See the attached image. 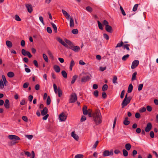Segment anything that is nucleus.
<instances>
[{
	"label": "nucleus",
	"instance_id": "25",
	"mask_svg": "<svg viewBox=\"0 0 158 158\" xmlns=\"http://www.w3.org/2000/svg\"><path fill=\"white\" fill-rule=\"evenodd\" d=\"M64 41L65 43L69 45V46H71L73 44L69 40L67 39H64Z\"/></svg>",
	"mask_w": 158,
	"mask_h": 158
},
{
	"label": "nucleus",
	"instance_id": "44",
	"mask_svg": "<svg viewBox=\"0 0 158 158\" xmlns=\"http://www.w3.org/2000/svg\"><path fill=\"white\" fill-rule=\"evenodd\" d=\"M86 9L87 11L89 12H91L93 11L92 8L89 6L86 7Z\"/></svg>",
	"mask_w": 158,
	"mask_h": 158
},
{
	"label": "nucleus",
	"instance_id": "7",
	"mask_svg": "<svg viewBox=\"0 0 158 158\" xmlns=\"http://www.w3.org/2000/svg\"><path fill=\"white\" fill-rule=\"evenodd\" d=\"M21 52L23 56H27L29 58H31L32 56V55L29 52L26 51L24 49H23L22 50Z\"/></svg>",
	"mask_w": 158,
	"mask_h": 158
},
{
	"label": "nucleus",
	"instance_id": "58",
	"mask_svg": "<svg viewBox=\"0 0 158 158\" xmlns=\"http://www.w3.org/2000/svg\"><path fill=\"white\" fill-rule=\"evenodd\" d=\"M146 110V108L144 107H143L142 108L140 109L139 110V111L140 112L143 113V112H144Z\"/></svg>",
	"mask_w": 158,
	"mask_h": 158
},
{
	"label": "nucleus",
	"instance_id": "9",
	"mask_svg": "<svg viewBox=\"0 0 158 158\" xmlns=\"http://www.w3.org/2000/svg\"><path fill=\"white\" fill-rule=\"evenodd\" d=\"M56 40L64 46L66 48H68V45L60 37H58L57 38Z\"/></svg>",
	"mask_w": 158,
	"mask_h": 158
},
{
	"label": "nucleus",
	"instance_id": "23",
	"mask_svg": "<svg viewBox=\"0 0 158 158\" xmlns=\"http://www.w3.org/2000/svg\"><path fill=\"white\" fill-rule=\"evenodd\" d=\"M51 24L52 25V27L55 32L56 33L57 32V28L56 26V25L55 24L53 23H51Z\"/></svg>",
	"mask_w": 158,
	"mask_h": 158
},
{
	"label": "nucleus",
	"instance_id": "13",
	"mask_svg": "<svg viewBox=\"0 0 158 158\" xmlns=\"http://www.w3.org/2000/svg\"><path fill=\"white\" fill-rule=\"evenodd\" d=\"M152 126L151 123H148L147 124V126L145 128V131L146 132H149L152 128Z\"/></svg>",
	"mask_w": 158,
	"mask_h": 158
},
{
	"label": "nucleus",
	"instance_id": "10",
	"mask_svg": "<svg viewBox=\"0 0 158 158\" xmlns=\"http://www.w3.org/2000/svg\"><path fill=\"white\" fill-rule=\"evenodd\" d=\"M56 40L64 46L66 48H68V45L60 37H58L57 38Z\"/></svg>",
	"mask_w": 158,
	"mask_h": 158
},
{
	"label": "nucleus",
	"instance_id": "28",
	"mask_svg": "<svg viewBox=\"0 0 158 158\" xmlns=\"http://www.w3.org/2000/svg\"><path fill=\"white\" fill-rule=\"evenodd\" d=\"M61 74L63 77L65 78H67V73L64 70H63L61 71Z\"/></svg>",
	"mask_w": 158,
	"mask_h": 158
},
{
	"label": "nucleus",
	"instance_id": "15",
	"mask_svg": "<svg viewBox=\"0 0 158 158\" xmlns=\"http://www.w3.org/2000/svg\"><path fill=\"white\" fill-rule=\"evenodd\" d=\"M106 31L110 33H111L113 32V29L109 25L105 27Z\"/></svg>",
	"mask_w": 158,
	"mask_h": 158
},
{
	"label": "nucleus",
	"instance_id": "43",
	"mask_svg": "<svg viewBox=\"0 0 158 158\" xmlns=\"http://www.w3.org/2000/svg\"><path fill=\"white\" fill-rule=\"evenodd\" d=\"M120 9L121 11V13H122V14H123V15L124 16L126 15L125 12L124 10L123 9V7H122V6H120Z\"/></svg>",
	"mask_w": 158,
	"mask_h": 158
},
{
	"label": "nucleus",
	"instance_id": "40",
	"mask_svg": "<svg viewBox=\"0 0 158 158\" xmlns=\"http://www.w3.org/2000/svg\"><path fill=\"white\" fill-rule=\"evenodd\" d=\"M15 20L17 21H21V19L20 18L19 15H16L15 16Z\"/></svg>",
	"mask_w": 158,
	"mask_h": 158
},
{
	"label": "nucleus",
	"instance_id": "26",
	"mask_svg": "<svg viewBox=\"0 0 158 158\" xmlns=\"http://www.w3.org/2000/svg\"><path fill=\"white\" fill-rule=\"evenodd\" d=\"M69 25L70 27H73L74 26V21L73 18H70Z\"/></svg>",
	"mask_w": 158,
	"mask_h": 158
},
{
	"label": "nucleus",
	"instance_id": "56",
	"mask_svg": "<svg viewBox=\"0 0 158 158\" xmlns=\"http://www.w3.org/2000/svg\"><path fill=\"white\" fill-rule=\"evenodd\" d=\"M125 91L124 90H122L121 93L120 95V98H123L124 96Z\"/></svg>",
	"mask_w": 158,
	"mask_h": 158
},
{
	"label": "nucleus",
	"instance_id": "14",
	"mask_svg": "<svg viewBox=\"0 0 158 158\" xmlns=\"http://www.w3.org/2000/svg\"><path fill=\"white\" fill-rule=\"evenodd\" d=\"M90 78L89 76H86L83 77L81 79V81L82 82H85L89 81Z\"/></svg>",
	"mask_w": 158,
	"mask_h": 158
},
{
	"label": "nucleus",
	"instance_id": "35",
	"mask_svg": "<svg viewBox=\"0 0 158 158\" xmlns=\"http://www.w3.org/2000/svg\"><path fill=\"white\" fill-rule=\"evenodd\" d=\"M97 22L99 28L101 30H102L103 29V27H102V24L99 21H98Z\"/></svg>",
	"mask_w": 158,
	"mask_h": 158
},
{
	"label": "nucleus",
	"instance_id": "37",
	"mask_svg": "<svg viewBox=\"0 0 158 158\" xmlns=\"http://www.w3.org/2000/svg\"><path fill=\"white\" fill-rule=\"evenodd\" d=\"M53 86L55 93L57 94L58 93V89L56 85L55 84H53Z\"/></svg>",
	"mask_w": 158,
	"mask_h": 158
},
{
	"label": "nucleus",
	"instance_id": "1",
	"mask_svg": "<svg viewBox=\"0 0 158 158\" xmlns=\"http://www.w3.org/2000/svg\"><path fill=\"white\" fill-rule=\"evenodd\" d=\"M92 117L96 125H98L102 122V116L100 111L97 110L92 114Z\"/></svg>",
	"mask_w": 158,
	"mask_h": 158
},
{
	"label": "nucleus",
	"instance_id": "30",
	"mask_svg": "<svg viewBox=\"0 0 158 158\" xmlns=\"http://www.w3.org/2000/svg\"><path fill=\"white\" fill-rule=\"evenodd\" d=\"M137 75L136 72H135L132 75V77L131 78V81H133L136 79V76Z\"/></svg>",
	"mask_w": 158,
	"mask_h": 158
},
{
	"label": "nucleus",
	"instance_id": "32",
	"mask_svg": "<svg viewBox=\"0 0 158 158\" xmlns=\"http://www.w3.org/2000/svg\"><path fill=\"white\" fill-rule=\"evenodd\" d=\"M129 56V54H127L124 56L122 58V60L123 61H125L127 60V59L128 58Z\"/></svg>",
	"mask_w": 158,
	"mask_h": 158
},
{
	"label": "nucleus",
	"instance_id": "29",
	"mask_svg": "<svg viewBox=\"0 0 158 158\" xmlns=\"http://www.w3.org/2000/svg\"><path fill=\"white\" fill-rule=\"evenodd\" d=\"M117 80V77L116 76H114L113 77L112 80V82L114 84H117L118 83L116 81Z\"/></svg>",
	"mask_w": 158,
	"mask_h": 158
},
{
	"label": "nucleus",
	"instance_id": "21",
	"mask_svg": "<svg viewBox=\"0 0 158 158\" xmlns=\"http://www.w3.org/2000/svg\"><path fill=\"white\" fill-rule=\"evenodd\" d=\"M133 89V86L131 84H130L128 86V90H127V92L128 93H131Z\"/></svg>",
	"mask_w": 158,
	"mask_h": 158
},
{
	"label": "nucleus",
	"instance_id": "19",
	"mask_svg": "<svg viewBox=\"0 0 158 158\" xmlns=\"http://www.w3.org/2000/svg\"><path fill=\"white\" fill-rule=\"evenodd\" d=\"M53 68L56 72L59 73L60 72V68L59 66L57 65H55L53 66Z\"/></svg>",
	"mask_w": 158,
	"mask_h": 158
},
{
	"label": "nucleus",
	"instance_id": "17",
	"mask_svg": "<svg viewBox=\"0 0 158 158\" xmlns=\"http://www.w3.org/2000/svg\"><path fill=\"white\" fill-rule=\"evenodd\" d=\"M71 135L76 140H78V136L74 133V131H73L71 133Z\"/></svg>",
	"mask_w": 158,
	"mask_h": 158
},
{
	"label": "nucleus",
	"instance_id": "11",
	"mask_svg": "<svg viewBox=\"0 0 158 158\" xmlns=\"http://www.w3.org/2000/svg\"><path fill=\"white\" fill-rule=\"evenodd\" d=\"M66 118V115L63 113H61L59 116V118L61 121H65Z\"/></svg>",
	"mask_w": 158,
	"mask_h": 158
},
{
	"label": "nucleus",
	"instance_id": "51",
	"mask_svg": "<svg viewBox=\"0 0 158 158\" xmlns=\"http://www.w3.org/2000/svg\"><path fill=\"white\" fill-rule=\"evenodd\" d=\"M47 32L50 34H51L52 32V29L50 27H47Z\"/></svg>",
	"mask_w": 158,
	"mask_h": 158
},
{
	"label": "nucleus",
	"instance_id": "54",
	"mask_svg": "<svg viewBox=\"0 0 158 158\" xmlns=\"http://www.w3.org/2000/svg\"><path fill=\"white\" fill-rule=\"evenodd\" d=\"M103 24L104 25H105L106 27L108 26L109 25L108 22L106 20H103Z\"/></svg>",
	"mask_w": 158,
	"mask_h": 158
},
{
	"label": "nucleus",
	"instance_id": "31",
	"mask_svg": "<svg viewBox=\"0 0 158 158\" xmlns=\"http://www.w3.org/2000/svg\"><path fill=\"white\" fill-rule=\"evenodd\" d=\"M62 94V90L60 88H58V96L59 97H61Z\"/></svg>",
	"mask_w": 158,
	"mask_h": 158
},
{
	"label": "nucleus",
	"instance_id": "49",
	"mask_svg": "<svg viewBox=\"0 0 158 158\" xmlns=\"http://www.w3.org/2000/svg\"><path fill=\"white\" fill-rule=\"evenodd\" d=\"M51 103V99L50 97L48 96L47 100V105H49Z\"/></svg>",
	"mask_w": 158,
	"mask_h": 158
},
{
	"label": "nucleus",
	"instance_id": "34",
	"mask_svg": "<svg viewBox=\"0 0 158 158\" xmlns=\"http://www.w3.org/2000/svg\"><path fill=\"white\" fill-rule=\"evenodd\" d=\"M130 45L129 44H125L123 45V47H124V49H126L127 50L129 51L130 50V49L129 48V47L130 46Z\"/></svg>",
	"mask_w": 158,
	"mask_h": 158
},
{
	"label": "nucleus",
	"instance_id": "55",
	"mask_svg": "<svg viewBox=\"0 0 158 158\" xmlns=\"http://www.w3.org/2000/svg\"><path fill=\"white\" fill-rule=\"evenodd\" d=\"M39 20L42 23V24L44 25L45 24L43 18L42 16H40L39 17Z\"/></svg>",
	"mask_w": 158,
	"mask_h": 158
},
{
	"label": "nucleus",
	"instance_id": "46",
	"mask_svg": "<svg viewBox=\"0 0 158 158\" xmlns=\"http://www.w3.org/2000/svg\"><path fill=\"white\" fill-rule=\"evenodd\" d=\"M48 53L49 55V56H50V57L52 58V59H53L54 58V56L52 54V52L49 50H48Z\"/></svg>",
	"mask_w": 158,
	"mask_h": 158
},
{
	"label": "nucleus",
	"instance_id": "27",
	"mask_svg": "<svg viewBox=\"0 0 158 158\" xmlns=\"http://www.w3.org/2000/svg\"><path fill=\"white\" fill-rule=\"evenodd\" d=\"M131 148V145L130 143H127L125 145V148L127 150H129Z\"/></svg>",
	"mask_w": 158,
	"mask_h": 158
},
{
	"label": "nucleus",
	"instance_id": "24",
	"mask_svg": "<svg viewBox=\"0 0 158 158\" xmlns=\"http://www.w3.org/2000/svg\"><path fill=\"white\" fill-rule=\"evenodd\" d=\"M77 76L76 75H74L73 77L71 83V84H73L75 82V81L77 78Z\"/></svg>",
	"mask_w": 158,
	"mask_h": 158
},
{
	"label": "nucleus",
	"instance_id": "53",
	"mask_svg": "<svg viewBox=\"0 0 158 158\" xmlns=\"http://www.w3.org/2000/svg\"><path fill=\"white\" fill-rule=\"evenodd\" d=\"M123 124L125 125H128L130 123V122L128 120H124L123 122Z\"/></svg>",
	"mask_w": 158,
	"mask_h": 158
},
{
	"label": "nucleus",
	"instance_id": "64",
	"mask_svg": "<svg viewBox=\"0 0 158 158\" xmlns=\"http://www.w3.org/2000/svg\"><path fill=\"white\" fill-rule=\"evenodd\" d=\"M147 110L148 111H151L152 110V108L149 106H147Z\"/></svg>",
	"mask_w": 158,
	"mask_h": 158
},
{
	"label": "nucleus",
	"instance_id": "18",
	"mask_svg": "<svg viewBox=\"0 0 158 158\" xmlns=\"http://www.w3.org/2000/svg\"><path fill=\"white\" fill-rule=\"evenodd\" d=\"M4 106L6 108L8 109L10 107V104H9V100L6 99V100L5 101V102L4 103Z\"/></svg>",
	"mask_w": 158,
	"mask_h": 158
},
{
	"label": "nucleus",
	"instance_id": "47",
	"mask_svg": "<svg viewBox=\"0 0 158 158\" xmlns=\"http://www.w3.org/2000/svg\"><path fill=\"white\" fill-rule=\"evenodd\" d=\"M83 155L82 154H77L75 156L74 158H83Z\"/></svg>",
	"mask_w": 158,
	"mask_h": 158
},
{
	"label": "nucleus",
	"instance_id": "36",
	"mask_svg": "<svg viewBox=\"0 0 158 158\" xmlns=\"http://www.w3.org/2000/svg\"><path fill=\"white\" fill-rule=\"evenodd\" d=\"M123 155L124 156H127L128 155L127 151L125 149H123Z\"/></svg>",
	"mask_w": 158,
	"mask_h": 158
},
{
	"label": "nucleus",
	"instance_id": "4",
	"mask_svg": "<svg viewBox=\"0 0 158 158\" xmlns=\"http://www.w3.org/2000/svg\"><path fill=\"white\" fill-rule=\"evenodd\" d=\"M77 100V95L75 93L72 94L70 96L69 103H72L75 102Z\"/></svg>",
	"mask_w": 158,
	"mask_h": 158
},
{
	"label": "nucleus",
	"instance_id": "12",
	"mask_svg": "<svg viewBox=\"0 0 158 158\" xmlns=\"http://www.w3.org/2000/svg\"><path fill=\"white\" fill-rule=\"evenodd\" d=\"M25 6L29 13H31L32 11V7L30 4H26Z\"/></svg>",
	"mask_w": 158,
	"mask_h": 158
},
{
	"label": "nucleus",
	"instance_id": "50",
	"mask_svg": "<svg viewBox=\"0 0 158 158\" xmlns=\"http://www.w3.org/2000/svg\"><path fill=\"white\" fill-rule=\"evenodd\" d=\"M29 85V84L27 82L24 83L23 85V88L25 89L27 88L28 86Z\"/></svg>",
	"mask_w": 158,
	"mask_h": 158
},
{
	"label": "nucleus",
	"instance_id": "8",
	"mask_svg": "<svg viewBox=\"0 0 158 158\" xmlns=\"http://www.w3.org/2000/svg\"><path fill=\"white\" fill-rule=\"evenodd\" d=\"M139 61L138 60H135L133 61L131 66V68L133 69L136 68L139 65Z\"/></svg>",
	"mask_w": 158,
	"mask_h": 158
},
{
	"label": "nucleus",
	"instance_id": "42",
	"mask_svg": "<svg viewBox=\"0 0 158 158\" xmlns=\"http://www.w3.org/2000/svg\"><path fill=\"white\" fill-rule=\"evenodd\" d=\"M4 87V83L3 81L1 80L0 81V88L2 89Z\"/></svg>",
	"mask_w": 158,
	"mask_h": 158
},
{
	"label": "nucleus",
	"instance_id": "61",
	"mask_svg": "<svg viewBox=\"0 0 158 158\" xmlns=\"http://www.w3.org/2000/svg\"><path fill=\"white\" fill-rule=\"evenodd\" d=\"M150 136L152 138H153L154 137V132L153 131H150Z\"/></svg>",
	"mask_w": 158,
	"mask_h": 158
},
{
	"label": "nucleus",
	"instance_id": "2",
	"mask_svg": "<svg viewBox=\"0 0 158 158\" xmlns=\"http://www.w3.org/2000/svg\"><path fill=\"white\" fill-rule=\"evenodd\" d=\"M131 99V98L130 97H127V94H126L121 104L122 108H123L127 106L130 103Z\"/></svg>",
	"mask_w": 158,
	"mask_h": 158
},
{
	"label": "nucleus",
	"instance_id": "57",
	"mask_svg": "<svg viewBox=\"0 0 158 158\" xmlns=\"http://www.w3.org/2000/svg\"><path fill=\"white\" fill-rule=\"evenodd\" d=\"M62 12L63 14V15L65 16H66L67 15H68V14L69 13H68L66 11H65V10H62Z\"/></svg>",
	"mask_w": 158,
	"mask_h": 158
},
{
	"label": "nucleus",
	"instance_id": "33",
	"mask_svg": "<svg viewBox=\"0 0 158 158\" xmlns=\"http://www.w3.org/2000/svg\"><path fill=\"white\" fill-rule=\"evenodd\" d=\"M43 56L44 60L46 62H48V59L47 55L45 54L44 53Z\"/></svg>",
	"mask_w": 158,
	"mask_h": 158
},
{
	"label": "nucleus",
	"instance_id": "63",
	"mask_svg": "<svg viewBox=\"0 0 158 158\" xmlns=\"http://www.w3.org/2000/svg\"><path fill=\"white\" fill-rule=\"evenodd\" d=\"M26 136L29 139H31L33 137V136L31 135H27Z\"/></svg>",
	"mask_w": 158,
	"mask_h": 158
},
{
	"label": "nucleus",
	"instance_id": "60",
	"mask_svg": "<svg viewBox=\"0 0 158 158\" xmlns=\"http://www.w3.org/2000/svg\"><path fill=\"white\" fill-rule=\"evenodd\" d=\"M22 119L26 122H27L28 121V119L27 117L26 116H23L22 117Z\"/></svg>",
	"mask_w": 158,
	"mask_h": 158
},
{
	"label": "nucleus",
	"instance_id": "62",
	"mask_svg": "<svg viewBox=\"0 0 158 158\" xmlns=\"http://www.w3.org/2000/svg\"><path fill=\"white\" fill-rule=\"evenodd\" d=\"M104 37L106 39V40H108L109 39V37L108 35L104 33L103 35Z\"/></svg>",
	"mask_w": 158,
	"mask_h": 158
},
{
	"label": "nucleus",
	"instance_id": "5",
	"mask_svg": "<svg viewBox=\"0 0 158 158\" xmlns=\"http://www.w3.org/2000/svg\"><path fill=\"white\" fill-rule=\"evenodd\" d=\"M68 48L71 49L76 52H78L80 50L79 47L77 46H74L73 45V44L70 46H68Z\"/></svg>",
	"mask_w": 158,
	"mask_h": 158
},
{
	"label": "nucleus",
	"instance_id": "22",
	"mask_svg": "<svg viewBox=\"0 0 158 158\" xmlns=\"http://www.w3.org/2000/svg\"><path fill=\"white\" fill-rule=\"evenodd\" d=\"M7 75L8 77L10 78L13 77L15 75L14 73L12 72H9Z\"/></svg>",
	"mask_w": 158,
	"mask_h": 158
},
{
	"label": "nucleus",
	"instance_id": "20",
	"mask_svg": "<svg viewBox=\"0 0 158 158\" xmlns=\"http://www.w3.org/2000/svg\"><path fill=\"white\" fill-rule=\"evenodd\" d=\"M6 46L9 48H10L12 46V42L9 40H7L6 41Z\"/></svg>",
	"mask_w": 158,
	"mask_h": 158
},
{
	"label": "nucleus",
	"instance_id": "59",
	"mask_svg": "<svg viewBox=\"0 0 158 158\" xmlns=\"http://www.w3.org/2000/svg\"><path fill=\"white\" fill-rule=\"evenodd\" d=\"M24 152L25 154L28 157H29L31 155L30 153L28 152L24 151Z\"/></svg>",
	"mask_w": 158,
	"mask_h": 158
},
{
	"label": "nucleus",
	"instance_id": "6",
	"mask_svg": "<svg viewBox=\"0 0 158 158\" xmlns=\"http://www.w3.org/2000/svg\"><path fill=\"white\" fill-rule=\"evenodd\" d=\"M113 155V151L111 150L110 151L108 150H105L103 152V156L104 157L109 156L110 155Z\"/></svg>",
	"mask_w": 158,
	"mask_h": 158
},
{
	"label": "nucleus",
	"instance_id": "48",
	"mask_svg": "<svg viewBox=\"0 0 158 158\" xmlns=\"http://www.w3.org/2000/svg\"><path fill=\"white\" fill-rule=\"evenodd\" d=\"M72 32L74 34H77L78 33V31L76 29H74L72 30Z\"/></svg>",
	"mask_w": 158,
	"mask_h": 158
},
{
	"label": "nucleus",
	"instance_id": "38",
	"mask_svg": "<svg viewBox=\"0 0 158 158\" xmlns=\"http://www.w3.org/2000/svg\"><path fill=\"white\" fill-rule=\"evenodd\" d=\"M108 85L106 84L104 85L102 87V90L103 91H105L107 90L108 89Z\"/></svg>",
	"mask_w": 158,
	"mask_h": 158
},
{
	"label": "nucleus",
	"instance_id": "39",
	"mask_svg": "<svg viewBox=\"0 0 158 158\" xmlns=\"http://www.w3.org/2000/svg\"><path fill=\"white\" fill-rule=\"evenodd\" d=\"M98 91L97 90H95L93 93V95L96 97H97L98 96Z\"/></svg>",
	"mask_w": 158,
	"mask_h": 158
},
{
	"label": "nucleus",
	"instance_id": "3",
	"mask_svg": "<svg viewBox=\"0 0 158 158\" xmlns=\"http://www.w3.org/2000/svg\"><path fill=\"white\" fill-rule=\"evenodd\" d=\"M8 138L11 140H13V142L12 144L13 145L15 144L16 142L15 141L19 140L20 139V138L18 136L15 135H9L8 136Z\"/></svg>",
	"mask_w": 158,
	"mask_h": 158
},
{
	"label": "nucleus",
	"instance_id": "45",
	"mask_svg": "<svg viewBox=\"0 0 158 158\" xmlns=\"http://www.w3.org/2000/svg\"><path fill=\"white\" fill-rule=\"evenodd\" d=\"M123 42L121 41L120 43H118L117 44L116 48L120 47L123 46Z\"/></svg>",
	"mask_w": 158,
	"mask_h": 158
},
{
	"label": "nucleus",
	"instance_id": "41",
	"mask_svg": "<svg viewBox=\"0 0 158 158\" xmlns=\"http://www.w3.org/2000/svg\"><path fill=\"white\" fill-rule=\"evenodd\" d=\"M138 5V4H136L134 5L133 8V11L135 12L137 10Z\"/></svg>",
	"mask_w": 158,
	"mask_h": 158
},
{
	"label": "nucleus",
	"instance_id": "16",
	"mask_svg": "<svg viewBox=\"0 0 158 158\" xmlns=\"http://www.w3.org/2000/svg\"><path fill=\"white\" fill-rule=\"evenodd\" d=\"M41 115L43 116H44L48 113V109L47 108L45 107H44L43 110H41Z\"/></svg>",
	"mask_w": 158,
	"mask_h": 158
},
{
	"label": "nucleus",
	"instance_id": "52",
	"mask_svg": "<svg viewBox=\"0 0 158 158\" xmlns=\"http://www.w3.org/2000/svg\"><path fill=\"white\" fill-rule=\"evenodd\" d=\"M143 86V85L142 84H140L138 86V90L139 91H140L141 90Z\"/></svg>",
	"mask_w": 158,
	"mask_h": 158
}]
</instances>
